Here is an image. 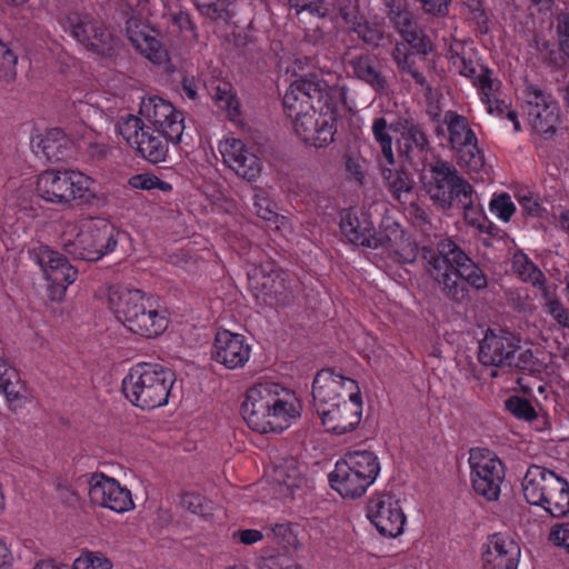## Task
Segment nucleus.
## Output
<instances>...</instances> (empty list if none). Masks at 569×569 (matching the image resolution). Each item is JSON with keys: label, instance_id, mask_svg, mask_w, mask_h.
Instances as JSON below:
<instances>
[{"label": "nucleus", "instance_id": "8", "mask_svg": "<svg viewBox=\"0 0 569 569\" xmlns=\"http://www.w3.org/2000/svg\"><path fill=\"white\" fill-rule=\"evenodd\" d=\"M420 172L423 190L442 211L455 209L456 202L461 201V197L466 198L471 187L453 164L442 159H437Z\"/></svg>", "mask_w": 569, "mask_h": 569}, {"label": "nucleus", "instance_id": "42", "mask_svg": "<svg viewBox=\"0 0 569 569\" xmlns=\"http://www.w3.org/2000/svg\"><path fill=\"white\" fill-rule=\"evenodd\" d=\"M455 208L463 210V217L468 224L478 229L487 227L486 218L482 216L481 209L475 201V190L472 186L466 192V198L461 197V201L456 202Z\"/></svg>", "mask_w": 569, "mask_h": 569}, {"label": "nucleus", "instance_id": "18", "mask_svg": "<svg viewBox=\"0 0 569 569\" xmlns=\"http://www.w3.org/2000/svg\"><path fill=\"white\" fill-rule=\"evenodd\" d=\"M368 518L383 537L396 538L403 531L405 513L391 495H380L370 499L368 503Z\"/></svg>", "mask_w": 569, "mask_h": 569}, {"label": "nucleus", "instance_id": "55", "mask_svg": "<svg viewBox=\"0 0 569 569\" xmlns=\"http://www.w3.org/2000/svg\"><path fill=\"white\" fill-rule=\"evenodd\" d=\"M398 229L393 228L390 230H383L376 232L375 229L370 231V243L366 244L367 248L378 249V248H389L392 244V241L398 237Z\"/></svg>", "mask_w": 569, "mask_h": 569}, {"label": "nucleus", "instance_id": "23", "mask_svg": "<svg viewBox=\"0 0 569 569\" xmlns=\"http://www.w3.org/2000/svg\"><path fill=\"white\" fill-rule=\"evenodd\" d=\"M251 347L242 335L228 330L216 335L212 359L227 369L242 368L249 360Z\"/></svg>", "mask_w": 569, "mask_h": 569}, {"label": "nucleus", "instance_id": "27", "mask_svg": "<svg viewBox=\"0 0 569 569\" xmlns=\"http://www.w3.org/2000/svg\"><path fill=\"white\" fill-rule=\"evenodd\" d=\"M560 476L543 467L532 465L527 469L522 479V492L526 501L532 506H539Z\"/></svg>", "mask_w": 569, "mask_h": 569}, {"label": "nucleus", "instance_id": "50", "mask_svg": "<svg viewBox=\"0 0 569 569\" xmlns=\"http://www.w3.org/2000/svg\"><path fill=\"white\" fill-rule=\"evenodd\" d=\"M329 3L328 14L338 11L348 26L360 17L356 0H331Z\"/></svg>", "mask_w": 569, "mask_h": 569}, {"label": "nucleus", "instance_id": "63", "mask_svg": "<svg viewBox=\"0 0 569 569\" xmlns=\"http://www.w3.org/2000/svg\"><path fill=\"white\" fill-rule=\"evenodd\" d=\"M411 53L407 49V44L403 42L396 43L391 51V57L400 70L408 68L411 63Z\"/></svg>", "mask_w": 569, "mask_h": 569}, {"label": "nucleus", "instance_id": "33", "mask_svg": "<svg viewBox=\"0 0 569 569\" xmlns=\"http://www.w3.org/2000/svg\"><path fill=\"white\" fill-rule=\"evenodd\" d=\"M0 392L6 396L11 411L22 409L29 400V391L18 371H9L8 377L0 382Z\"/></svg>", "mask_w": 569, "mask_h": 569}, {"label": "nucleus", "instance_id": "58", "mask_svg": "<svg viewBox=\"0 0 569 569\" xmlns=\"http://www.w3.org/2000/svg\"><path fill=\"white\" fill-rule=\"evenodd\" d=\"M518 202L521 206L525 213L532 217H540L543 212V208L539 201L532 197L530 192H525L518 196Z\"/></svg>", "mask_w": 569, "mask_h": 569}, {"label": "nucleus", "instance_id": "15", "mask_svg": "<svg viewBox=\"0 0 569 569\" xmlns=\"http://www.w3.org/2000/svg\"><path fill=\"white\" fill-rule=\"evenodd\" d=\"M360 395L356 380L335 373L332 369H322L312 383V397L317 412L328 409L338 401L356 398Z\"/></svg>", "mask_w": 569, "mask_h": 569}, {"label": "nucleus", "instance_id": "6", "mask_svg": "<svg viewBox=\"0 0 569 569\" xmlns=\"http://www.w3.org/2000/svg\"><path fill=\"white\" fill-rule=\"evenodd\" d=\"M127 234L104 219L86 218L63 233V249L76 259L98 261Z\"/></svg>", "mask_w": 569, "mask_h": 569}, {"label": "nucleus", "instance_id": "44", "mask_svg": "<svg viewBox=\"0 0 569 569\" xmlns=\"http://www.w3.org/2000/svg\"><path fill=\"white\" fill-rule=\"evenodd\" d=\"M506 368L516 369L528 373H535L539 372L540 365L531 350L521 349L517 345V352L512 353V360L510 361V365H507Z\"/></svg>", "mask_w": 569, "mask_h": 569}, {"label": "nucleus", "instance_id": "17", "mask_svg": "<svg viewBox=\"0 0 569 569\" xmlns=\"http://www.w3.org/2000/svg\"><path fill=\"white\" fill-rule=\"evenodd\" d=\"M89 498L92 503L108 508L118 513L133 509L131 492L116 479L102 473H93L88 481Z\"/></svg>", "mask_w": 569, "mask_h": 569}, {"label": "nucleus", "instance_id": "60", "mask_svg": "<svg viewBox=\"0 0 569 569\" xmlns=\"http://www.w3.org/2000/svg\"><path fill=\"white\" fill-rule=\"evenodd\" d=\"M557 34L561 49L569 56V14L557 18Z\"/></svg>", "mask_w": 569, "mask_h": 569}, {"label": "nucleus", "instance_id": "1", "mask_svg": "<svg viewBox=\"0 0 569 569\" xmlns=\"http://www.w3.org/2000/svg\"><path fill=\"white\" fill-rule=\"evenodd\" d=\"M347 87L329 83L317 76L296 80L283 97L297 136L306 143L323 148L333 141L335 111L346 104Z\"/></svg>", "mask_w": 569, "mask_h": 569}, {"label": "nucleus", "instance_id": "36", "mask_svg": "<svg viewBox=\"0 0 569 569\" xmlns=\"http://www.w3.org/2000/svg\"><path fill=\"white\" fill-rule=\"evenodd\" d=\"M350 31L355 32L358 38L366 44L378 48L385 39L383 24L377 21H368L360 16L349 26Z\"/></svg>", "mask_w": 569, "mask_h": 569}, {"label": "nucleus", "instance_id": "41", "mask_svg": "<svg viewBox=\"0 0 569 569\" xmlns=\"http://www.w3.org/2000/svg\"><path fill=\"white\" fill-rule=\"evenodd\" d=\"M117 127L119 133L132 148L139 142L140 133L149 128L142 117L139 118L133 114H126L120 117Z\"/></svg>", "mask_w": 569, "mask_h": 569}, {"label": "nucleus", "instance_id": "21", "mask_svg": "<svg viewBox=\"0 0 569 569\" xmlns=\"http://www.w3.org/2000/svg\"><path fill=\"white\" fill-rule=\"evenodd\" d=\"M318 415L327 431L338 436L351 432L361 421V397L357 395L356 398L338 401L326 410L320 409Z\"/></svg>", "mask_w": 569, "mask_h": 569}, {"label": "nucleus", "instance_id": "11", "mask_svg": "<svg viewBox=\"0 0 569 569\" xmlns=\"http://www.w3.org/2000/svg\"><path fill=\"white\" fill-rule=\"evenodd\" d=\"M468 462L475 492L488 501L497 500L505 479V467L499 457L487 448H472Z\"/></svg>", "mask_w": 569, "mask_h": 569}, {"label": "nucleus", "instance_id": "26", "mask_svg": "<svg viewBox=\"0 0 569 569\" xmlns=\"http://www.w3.org/2000/svg\"><path fill=\"white\" fill-rule=\"evenodd\" d=\"M33 152L48 161H62L73 153V142L58 128L37 136L31 140Z\"/></svg>", "mask_w": 569, "mask_h": 569}, {"label": "nucleus", "instance_id": "56", "mask_svg": "<svg viewBox=\"0 0 569 569\" xmlns=\"http://www.w3.org/2000/svg\"><path fill=\"white\" fill-rule=\"evenodd\" d=\"M422 11L435 17H445L449 13L451 0H417Z\"/></svg>", "mask_w": 569, "mask_h": 569}, {"label": "nucleus", "instance_id": "38", "mask_svg": "<svg viewBox=\"0 0 569 569\" xmlns=\"http://www.w3.org/2000/svg\"><path fill=\"white\" fill-rule=\"evenodd\" d=\"M211 97L217 106L227 112L230 120L234 121L239 117V102L232 92L230 83L219 82L212 88Z\"/></svg>", "mask_w": 569, "mask_h": 569}, {"label": "nucleus", "instance_id": "19", "mask_svg": "<svg viewBox=\"0 0 569 569\" xmlns=\"http://www.w3.org/2000/svg\"><path fill=\"white\" fill-rule=\"evenodd\" d=\"M33 257L59 297L63 296L67 287L77 280V269L69 263L63 254L49 247H39L33 251Z\"/></svg>", "mask_w": 569, "mask_h": 569}, {"label": "nucleus", "instance_id": "35", "mask_svg": "<svg viewBox=\"0 0 569 569\" xmlns=\"http://www.w3.org/2000/svg\"><path fill=\"white\" fill-rule=\"evenodd\" d=\"M395 131L393 122H388L385 117H377L372 120L371 132L373 140L379 146L381 156L387 164L392 166L396 162L393 153V141L390 131Z\"/></svg>", "mask_w": 569, "mask_h": 569}, {"label": "nucleus", "instance_id": "25", "mask_svg": "<svg viewBox=\"0 0 569 569\" xmlns=\"http://www.w3.org/2000/svg\"><path fill=\"white\" fill-rule=\"evenodd\" d=\"M345 61L353 78L368 84L377 93L388 90V79L377 56L366 52L346 58Z\"/></svg>", "mask_w": 569, "mask_h": 569}, {"label": "nucleus", "instance_id": "59", "mask_svg": "<svg viewBox=\"0 0 569 569\" xmlns=\"http://www.w3.org/2000/svg\"><path fill=\"white\" fill-rule=\"evenodd\" d=\"M545 311L552 317V319L562 328H569V310L559 300L552 306L545 309Z\"/></svg>", "mask_w": 569, "mask_h": 569}, {"label": "nucleus", "instance_id": "29", "mask_svg": "<svg viewBox=\"0 0 569 569\" xmlns=\"http://www.w3.org/2000/svg\"><path fill=\"white\" fill-rule=\"evenodd\" d=\"M340 231L352 244L366 247L370 243V231L373 230V222L365 211L353 209L345 210L340 217Z\"/></svg>", "mask_w": 569, "mask_h": 569}, {"label": "nucleus", "instance_id": "16", "mask_svg": "<svg viewBox=\"0 0 569 569\" xmlns=\"http://www.w3.org/2000/svg\"><path fill=\"white\" fill-rule=\"evenodd\" d=\"M126 36L136 51L153 64L162 66L169 61V53L159 39V30L148 21L130 17L126 21Z\"/></svg>", "mask_w": 569, "mask_h": 569}, {"label": "nucleus", "instance_id": "47", "mask_svg": "<svg viewBox=\"0 0 569 569\" xmlns=\"http://www.w3.org/2000/svg\"><path fill=\"white\" fill-rule=\"evenodd\" d=\"M299 471L296 468V461L293 459L286 461L284 465L277 467L276 469V481L279 485L287 487L289 490L300 487L301 479L299 478Z\"/></svg>", "mask_w": 569, "mask_h": 569}, {"label": "nucleus", "instance_id": "5", "mask_svg": "<svg viewBox=\"0 0 569 569\" xmlns=\"http://www.w3.org/2000/svg\"><path fill=\"white\" fill-rule=\"evenodd\" d=\"M174 383V373L159 363L140 362L122 380L126 398L143 410L159 408L168 402Z\"/></svg>", "mask_w": 569, "mask_h": 569}, {"label": "nucleus", "instance_id": "61", "mask_svg": "<svg viewBox=\"0 0 569 569\" xmlns=\"http://www.w3.org/2000/svg\"><path fill=\"white\" fill-rule=\"evenodd\" d=\"M202 502L203 498L197 493H183L180 499V506L194 515L203 513Z\"/></svg>", "mask_w": 569, "mask_h": 569}, {"label": "nucleus", "instance_id": "46", "mask_svg": "<svg viewBox=\"0 0 569 569\" xmlns=\"http://www.w3.org/2000/svg\"><path fill=\"white\" fill-rule=\"evenodd\" d=\"M489 210L498 219L507 222L510 220L516 211V206L511 200V197L506 193L495 194L489 202Z\"/></svg>", "mask_w": 569, "mask_h": 569}, {"label": "nucleus", "instance_id": "48", "mask_svg": "<svg viewBox=\"0 0 569 569\" xmlns=\"http://www.w3.org/2000/svg\"><path fill=\"white\" fill-rule=\"evenodd\" d=\"M405 43L410 46L413 52L420 54H428L432 50L430 39L423 33V31L417 26L415 29L406 32L401 36Z\"/></svg>", "mask_w": 569, "mask_h": 569}, {"label": "nucleus", "instance_id": "20", "mask_svg": "<svg viewBox=\"0 0 569 569\" xmlns=\"http://www.w3.org/2000/svg\"><path fill=\"white\" fill-rule=\"evenodd\" d=\"M223 162L240 178L256 181L262 171V161L252 148L239 139H227L220 146Z\"/></svg>", "mask_w": 569, "mask_h": 569}, {"label": "nucleus", "instance_id": "53", "mask_svg": "<svg viewBox=\"0 0 569 569\" xmlns=\"http://www.w3.org/2000/svg\"><path fill=\"white\" fill-rule=\"evenodd\" d=\"M331 0H289L290 7L295 8L297 12L309 11L318 18L328 16V6Z\"/></svg>", "mask_w": 569, "mask_h": 569}, {"label": "nucleus", "instance_id": "49", "mask_svg": "<svg viewBox=\"0 0 569 569\" xmlns=\"http://www.w3.org/2000/svg\"><path fill=\"white\" fill-rule=\"evenodd\" d=\"M506 409L515 417L525 420H532L537 413L531 403L521 397L512 396L505 401Z\"/></svg>", "mask_w": 569, "mask_h": 569}, {"label": "nucleus", "instance_id": "3", "mask_svg": "<svg viewBox=\"0 0 569 569\" xmlns=\"http://www.w3.org/2000/svg\"><path fill=\"white\" fill-rule=\"evenodd\" d=\"M302 405L296 393L272 381L253 385L247 390L242 416L248 426L260 433H280L301 415Z\"/></svg>", "mask_w": 569, "mask_h": 569}, {"label": "nucleus", "instance_id": "10", "mask_svg": "<svg viewBox=\"0 0 569 569\" xmlns=\"http://www.w3.org/2000/svg\"><path fill=\"white\" fill-rule=\"evenodd\" d=\"M62 27L77 41L101 57L113 56L118 47L116 36L103 22L88 13L77 11L67 13L62 19Z\"/></svg>", "mask_w": 569, "mask_h": 569}, {"label": "nucleus", "instance_id": "64", "mask_svg": "<svg viewBox=\"0 0 569 569\" xmlns=\"http://www.w3.org/2000/svg\"><path fill=\"white\" fill-rule=\"evenodd\" d=\"M346 170L359 184H363L366 174L363 171L361 159L353 158V157H347L346 158Z\"/></svg>", "mask_w": 569, "mask_h": 569}, {"label": "nucleus", "instance_id": "43", "mask_svg": "<svg viewBox=\"0 0 569 569\" xmlns=\"http://www.w3.org/2000/svg\"><path fill=\"white\" fill-rule=\"evenodd\" d=\"M253 210L258 217L269 222H277L279 214L276 204L269 199L267 192L260 188L254 189Z\"/></svg>", "mask_w": 569, "mask_h": 569}, {"label": "nucleus", "instance_id": "37", "mask_svg": "<svg viewBox=\"0 0 569 569\" xmlns=\"http://www.w3.org/2000/svg\"><path fill=\"white\" fill-rule=\"evenodd\" d=\"M476 86L481 91V100L487 104L488 112L491 114L503 116L509 107L493 97L495 81L491 78L489 69L482 70L477 78Z\"/></svg>", "mask_w": 569, "mask_h": 569}, {"label": "nucleus", "instance_id": "52", "mask_svg": "<svg viewBox=\"0 0 569 569\" xmlns=\"http://www.w3.org/2000/svg\"><path fill=\"white\" fill-rule=\"evenodd\" d=\"M72 569H112V563L103 556L86 552L73 561Z\"/></svg>", "mask_w": 569, "mask_h": 569}, {"label": "nucleus", "instance_id": "31", "mask_svg": "<svg viewBox=\"0 0 569 569\" xmlns=\"http://www.w3.org/2000/svg\"><path fill=\"white\" fill-rule=\"evenodd\" d=\"M160 131L149 127L140 133L139 142L133 147L149 162L159 163L166 160L168 153L167 140Z\"/></svg>", "mask_w": 569, "mask_h": 569}, {"label": "nucleus", "instance_id": "9", "mask_svg": "<svg viewBox=\"0 0 569 569\" xmlns=\"http://www.w3.org/2000/svg\"><path fill=\"white\" fill-rule=\"evenodd\" d=\"M91 179L74 170H46L37 180V193L47 202L64 204L72 200L90 202L94 198Z\"/></svg>", "mask_w": 569, "mask_h": 569}, {"label": "nucleus", "instance_id": "14", "mask_svg": "<svg viewBox=\"0 0 569 569\" xmlns=\"http://www.w3.org/2000/svg\"><path fill=\"white\" fill-rule=\"evenodd\" d=\"M140 116L156 131H160L167 141L180 142L184 130L182 113L167 100L159 97L143 99Z\"/></svg>", "mask_w": 569, "mask_h": 569}, {"label": "nucleus", "instance_id": "34", "mask_svg": "<svg viewBox=\"0 0 569 569\" xmlns=\"http://www.w3.org/2000/svg\"><path fill=\"white\" fill-rule=\"evenodd\" d=\"M546 512L555 518H560L569 513V483L559 477L556 481L552 491L548 497L538 506Z\"/></svg>", "mask_w": 569, "mask_h": 569}, {"label": "nucleus", "instance_id": "62", "mask_svg": "<svg viewBox=\"0 0 569 569\" xmlns=\"http://www.w3.org/2000/svg\"><path fill=\"white\" fill-rule=\"evenodd\" d=\"M227 4L223 0L211 1L207 3L206 7H202L198 10L202 16L208 19L216 21L223 18V13L226 12Z\"/></svg>", "mask_w": 569, "mask_h": 569}, {"label": "nucleus", "instance_id": "4", "mask_svg": "<svg viewBox=\"0 0 569 569\" xmlns=\"http://www.w3.org/2000/svg\"><path fill=\"white\" fill-rule=\"evenodd\" d=\"M109 308L129 331L153 338L167 328V319L160 315L150 298L141 290L123 286L109 290Z\"/></svg>", "mask_w": 569, "mask_h": 569}, {"label": "nucleus", "instance_id": "40", "mask_svg": "<svg viewBox=\"0 0 569 569\" xmlns=\"http://www.w3.org/2000/svg\"><path fill=\"white\" fill-rule=\"evenodd\" d=\"M457 163L470 172H478L485 167V154L478 141L453 150Z\"/></svg>", "mask_w": 569, "mask_h": 569}, {"label": "nucleus", "instance_id": "22", "mask_svg": "<svg viewBox=\"0 0 569 569\" xmlns=\"http://www.w3.org/2000/svg\"><path fill=\"white\" fill-rule=\"evenodd\" d=\"M515 352H517V341L511 333L488 329L479 343L478 359L483 366L506 368L510 365Z\"/></svg>", "mask_w": 569, "mask_h": 569}, {"label": "nucleus", "instance_id": "12", "mask_svg": "<svg viewBox=\"0 0 569 569\" xmlns=\"http://www.w3.org/2000/svg\"><path fill=\"white\" fill-rule=\"evenodd\" d=\"M395 132L399 134V156L416 171L425 170L432 148L425 127L410 113L397 117Z\"/></svg>", "mask_w": 569, "mask_h": 569}, {"label": "nucleus", "instance_id": "30", "mask_svg": "<svg viewBox=\"0 0 569 569\" xmlns=\"http://www.w3.org/2000/svg\"><path fill=\"white\" fill-rule=\"evenodd\" d=\"M443 124L447 127L451 150L477 142V137L466 117L453 110L443 114Z\"/></svg>", "mask_w": 569, "mask_h": 569}, {"label": "nucleus", "instance_id": "7", "mask_svg": "<svg viewBox=\"0 0 569 569\" xmlns=\"http://www.w3.org/2000/svg\"><path fill=\"white\" fill-rule=\"evenodd\" d=\"M380 472L378 457L369 450H357L345 453L329 475L333 490L345 498H359L376 481Z\"/></svg>", "mask_w": 569, "mask_h": 569}, {"label": "nucleus", "instance_id": "39", "mask_svg": "<svg viewBox=\"0 0 569 569\" xmlns=\"http://www.w3.org/2000/svg\"><path fill=\"white\" fill-rule=\"evenodd\" d=\"M512 270L522 281L529 282L532 286H542L545 274L525 253L518 252L513 254Z\"/></svg>", "mask_w": 569, "mask_h": 569}, {"label": "nucleus", "instance_id": "24", "mask_svg": "<svg viewBox=\"0 0 569 569\" xmlns=\"http://www.w3.org/2000/svg\"><path fill=\"white\" fill-rule=\"evenodd\" d=\"M521 549L511 538L495 533L482 555L483 569H517Z\"/></svg>", "mask_w": 569, "mask_h": 569}, {"label": "nucleus", "instance_id": "28", "mask_svg": "<svg viewBox=\"0 0 569 569\" xmlns=\"http://www.w3.org/2000/svg\"><path fill=\"white\" fill-rule=\"evenodd\" d=\"M261 287L270 303L286 306L292 301L300 283L290 272L271 270L267 276L262 277Z\"/></svg>", "mask_w": 569, "mask_h": 569}, {"label": "nucleus", "instance_id": "2", "mask_svg": "<svg viewBox=\"0 0 569 569\" xmlns=\"http://www.w3.org/2000/svg\"><path fill=\"white\" fill-rule=\"evenodd\" d=\"M420 256L441 292L456 302L463 301L468 296L463 280L477 290L488 284L483 271L450 239L439 241L436 248L422 247Z\"/></svg>", "mask_w": 569, "mask_h": 569}, {"label": "nucleus", "instance_id": "32", "mask_svg": "<svg viewBox=\"0 0 569 569\" xmlns=\"http://www.w3.org/2000/svg\"><path fill=\"white\" fill-rule=\"evenodd\" d=\"M381 176L396 200L401 203H407L411 200L415 181L407 171L382 167Z\"/></svg>", "mask_w": 569, "mask_h": 569}, {"label": "nucleus", "instance_id": "57", "mask_svg": "<svg viewBox=\"0 0 569 569\" xmlns=\"http://www.w3.org/2000/svg\"><path fill=\"white\" fill-rule=\"evenodd\" d=\"M549 538L556 546L561 547L569 553V522L555 525Z\"/></svg>", "mask_w": 569, "mask_h": 569}, {"label": "nucleus", "instance_id": "51", "mask_svg": "<svg viewBox=\"0 0 569 569\" xmlns=\"http://www.w3.org/2000/svg\"><path fill=\"white\" fill-rule=\"evenodd\" d=\"M129 184L133 189H140V190H152V189H159L163 192H168L171 190V184L160 180L156 176H151L148 173H141L136 174L129 179Z\"/></svg>", "mask_w": 569, "mask_h": 569}, {"label": "nucleus", "instance_id": "54", "mask_svg": "<svg viewBox=\"0 0 569 569\" xmlns=\"http://www.w3.org/2000/svg\"><path fill=\"white\" fill-rule=\"evenodd\" d=\"M258 569H300L290 558L283 555L263 557L258 561Z\"/></svg>", "mask_w": 569, "mask_h": 569}, {"label": "nucleus", "instance_id": "13", "mask_svg": "<svg viewBox=\"0 0 569 569\" xmlns=\"http://www.w3.org/2000/svg\"><path fill=\"white\" fill-rule=\"evenodd\" d=\"M523 112L532 129L542 138H551L560 122V109L551 93L528 84L523 90Z\"/></svg>", "mask_w": 569, "mask_h": 569}, {"label": "nucleus", "instance_id": "45", "mask_svg": "<svg viewBox=\"0 0 569 569\" xmlns=\"http://www.w3.org/2000/svg\"><path fill=\"white\" fill-rule=\"evenodd\" d=\"M17 56L0 40V82L10 83L16 79Z\"/></svg>", "mask_w": 569, "mask_h": 569}]
</instances>
